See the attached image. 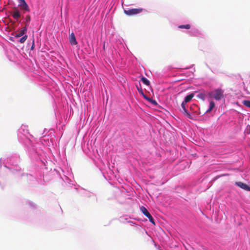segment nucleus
<instances>
[{"label":"nucleus","instance_id":"6","mask_svg":"<svg viewBox=\"0 0 250 250\" xmlns=\"http://www.w3.org/2000/svg\"><path fill=\"white\" fill-rule=\"evenodd\" d=\"M69 40L70 43L72 45H75L78 44V42L76 41L75 36L74 33H71L69 36Z\"/></svg>","mask_w":250,"mask_h":250},{"label":"nucleus","instance_id":"11","mask_svg":"<svg viewBox=\"0 0 250 250\" xmlns=\"http://www.w3.org/2000/svg\"><path fill=\"white\" fill-rule=\"evenodd\" d=\"M215 104L213 101H210L209 102V108L206 111V113H209L212 109L214 107Z\"/></svg>","mask_w":250,"mask_h":250},{"label":"nucleus","instance_id":"12","mask_svg":"<svg viewBox=\"0 0 250 250\" xmlns=\"http://www.w3.org/2000/svg\"><path fill=\"white\" fill-rule=\"evenodd\" d=\"M141 81L142 82L146 85H150V82L146 78L143 77L141 78Z\"/></svg>","mask_w":250,"mask_h":250},{"label":"nucleus","instance_id":"15","mask_svg":"<svg viewBox=\"0 0 250 250\" xmlns=\"http://www.w3.org/2000/svg\"><path fill=\"white\" fill-rule=\"evenodd\" d=\"M178 28H185L188 29L190 28V25L189 24H186V25H181L178 26Z\"/></svg>","mask_w":250,"mask_h":250},{"label":"nucleus","instance_id":"3","mask_svg":"<svg viewBox=\"0 0 250 250\" xmlns=\"http://www.w3.org/2000/svg\"><path fill=\"white\" fill-rule=\"evenodd\" d=\"M140 210L144 215L148 218L149 221L151 223L154 225L155 224L154 219L145 207L142 206L140 207Z\"/></svg>","mask_w":250,"mask_h":250},{"label":"nucleus","instance_id":"5","mask_svg":"<svg viewBox=\"0 0 250 250\" xmlns=\"http://www.w3.org/2000/svg\"><path fill=\"white\" fill-rule=\"evenodd\" d=\"M19 5L21 9L27 11H29L28 5H27L25 0H19Z\"/></svg>","mask_w":250,"mask_h":250},{"label":"nucleus","instance_id":"2","mask_svg":"<svg viewBox=\"0 0 250 250\" xmlns=\"http://www.w3.org/2000/svg\"><path fill=\"white\" fill-rule=\"evenodd\" d=\"M143 9L141 8H133L124 10V13L127 16H132L136 15L142 12Z\"/></svg>","mask_w":250,"mask_h":250},{"label":"nucleus","instance_id":"9","mask_svg":"<svg viewBox=\"0 0 250 250\" xmlns=\"http://www.w3.org/2000/svg\"><path fill=\"white\" fill-rule=\"evenodd\" d=\"M194 96V93H191L188 95H187L184 99V101L182 102L184 104H187V103L190 102L193 97Z\"/></svg>","mask_w":250,"mask_h":250},{"label":"nucleus","instance_id":"4","mask_svg":"<svg viewBox=\"0 0 250 250\" xmlns=\"http://www.w3.org/2000/svg\"><path fill=\"white\" fill-rule=\"evenodd\" d=\"M235 185L241 188L248 191H250V186L241 182H235Z\"/></svg>","mask_w":250,"mask_h":250},{"label":"nucleus","instance_id":"8","mask_svg":"<svg viewBox=\"0 0 250 250\" xmlns=\"http://www.w3.org/2000/svg\"><path fill=\"white\" fill-rule=\"evenodd\" d=\"M12 16L15 20H17L21 17L20 12L16 8H14V11L12 14Z\"/></svg>","mask_w":250,"mask_h":250},{"label":"nucleus","instance_id":"13","mask_svg":"<svg viewBox=\"0 0 250 250\" xmlns=\"http://www.w3.org/2000/svg\"><path fill=\"white\" fill-rule=\"evenodd\" d=\"M242 103L246 106L250 108V101L244 100L243 101Z\"/></svg>","mask_w":250,"mask_h":250},{"label":"nucleus","instance_id":"14","mask_svg":"<svg viewBox=\"0 0 250 250\" xmlns=\"http://www.w3.org/2000/svg\"><path fill=\"white\" fill-rule=\"evenodd\" d=\"M186 104H184L183 103H182L181 104L182 110L181 111L183 114L188 111L185 107Z\"/></svg>","mask_w":250,"mask_h":250},{"label":"nucleus","instance_id":"23","mask_svg":"<svg viewBox=\"0 0 250 250\" xmlns=\"http://www.w3.org/2000/svg\"><path fill=\"white\" fill-rule=\"evenodd\" d=\"M142 95L143 96V97H144L145 99H146V100H147V101H148V99H149V98L147 97L146 95H145L144 94V93L143 94V95Z\"/></svg>","mask_w":250,"mask_h":250},{"label":"nucleus","instance_id":"19","mask_svg":"<svg viewBox=\"0 0 250 250\" xmlns=\"http://www.w3.org/2000/svg\"><path fill=\"white\" fill-rule=\"evenodd\" d=\"M148 101H149L154 105H156L157 104V102L155 100L152 99L151 98H149Z\"/></svg>","mask_w":250,"mask_h":250},{"label":"nucleus","instance_id":"17","mask_svg":"<svg viewBox=\"0 0 250 250\" xmlns=\"http://www.w3.org/2000/svg\"><path fill=\"white\" fill-rule=\"evenodd\" d=\"M197 97L199 99H202V100H204L205 99V94L200 93L197 95Z\"/></svg>","mask_w":250,"mask_h":250},{"label":"nucleus","instance_id":"21","mask_svg":"<svg viewBox=\"0 0 250 250\" xmlns=\"http://www.w3.org/2000/svg\"><path fill=\"white\" fill-rule=\"evenodd\" d=\"M26 19L27 21H30L31 18H30V16H29V15L26 16Z\"/></svg>","mask_w":250,"mask_h":250},{"label":"nucleus","instance_id":"18","mask_svg":"<svg viewBox=\"0 0 250 250\" xmlns=\"http://www.w3.org/2000/svg\"><path fill=\"white\" fill-rule=\"evenodd\" d=\"M184 114L185 116H187L190 119H194L193 116L192 115H191L190 114V113L188 112V111H187L186 112H185V113H184Z\"/></svg>","mask_w":250,"mask_h":250},{"label":"nucleus","instance_id":"16","mask_svg":"<svg viewBox=\"0 0 250 250\" xmlns=\"http://www.w3.org/2000/svg\"><path fill=\"white\" fill-rule=\"evenodd\" d=\"M27 38V35H24L20 39V40H19L20 42H21V43L24 42L26 40Z\"/></svg>","mask_w":250,"mask_h":250},{"label":"nucleus","instance_id":"25","mask_svg":"<svg viewBox=\"0 0 250 250\" xmlns=\"http://www.w3.org/2000/svg\"><path fill=\"white\" fill-rule=\"evenodd\" d=\"M249 133H250V126L249 128Z\"/></svg>","mask_w":250,"mask_h":250},{"label":"nucleus","instance_id":"24","mask_svg":"<svg viewBox=\"0 0 250 250\" xmlns=\"http://www.w3.org/2000/svg\"><path fill=\"white\" fill-rule=\"evenodd\" d=\"M34 48V41H33L32 45L31 47V50H33Z\"/></svg>","mask_w":250,"mask_h":250},{"label":"nucleus","instance_id":"20","mask_svg":"<svg viewBox=\"0 0 250 250\" xmlns=\"http://www.w3.org/2000/svg\"><path fill=\"white\" fill-rule=\"evenodd\" d=\"M136 87L139 93H140L141 95H143L144 92L143 91L142 88L141 87V85H140V87L137 85Z\"/></svg>","mask_w":250,"mask_h":250},{"label":"nucleus","instance_id":"7","mask_svg":"<svg viewBox=\"0 0 250 250\" xmlns=\"http://www.w3.org/2000/svg\"><path fill=\"white\" fill-rule=\"evenodd\" d=\"M27 32V28L23 27L21 28L20 31H18V33L15 35V37L16 38H19L22 36Z\"/></svg>","mask_w":250,"mask_h":250},{"label":"nucleus","instance_id":"1","mask_svg":"<svg viewBox=\"0 0 250 250\" xmlns=\"http://www.w3.org/2000/svg\"><path fill=\"white\" fill-rule=\"evenodd\" d=\"M209 96L219 101L224 98V91L221 89H216L209 93Z\"/></svg>","mask_w":250,"mask_h":250},{"label":"nucleus","instance_id":"10","mask_svg":"<svg viewBox=\"0 0 250 250\" xmlns=\"http://www.w3.org/2000/svg\"><path fill=\"white\" fill-rule=\"evenodd\" d=\"M190 110L191 111L195 110L194 112L196 115H199L200 114L199 110V108L195 104H193L190 107Z\"/></svg>","mask_w":250,"mask_h":250},{"label":"nucleus","instance_id":"22","mask_svg":"<svg viewBox=\"0 0 250 250\" xmlns=\"http://www.w3.org/2000/svg\"><path fill=\"white\" fill-rule=\"evenodd\" d=\"M142 95L143 96V97H144L145 99H146V100H147V101H148V99H149V98L147 97L146 95H145L144 94V93L143 94V95Z\"/></svg>","mask_w":250,"mask_h":250}]
</instances>
